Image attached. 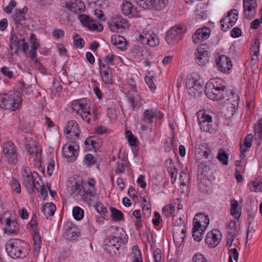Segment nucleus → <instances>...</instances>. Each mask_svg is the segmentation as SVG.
<instances>
[{
  "instance_id": "1",
  "label": "nucleus",
  "mask_w": 262,
  "mask_h": 262,
  "mask_svg": "<svg viewBox=\"0 0 262 262\" xmlns=\"http://www.w3.org/2000/svg\"><path fill=\"white\" fill-rule=\"evenodd\" d=\"M71 107L73 112L79 116L84 121L91 123V120L95 121L96 115L91 114L90 106L84 99L74 100L71 102Z\"/></svg>"
},
{
  "instance_id": "2",
  "label": "nucleus",
  "mask_w": 262,
  "mask_h": 262,
  "mask_svg": "<svg viewBox=\"0 0 262 262\" xmlns=\"http://www.w3.org/2000/svg\"><path fill=\"white\" fill-rule=\"evenodd\" d=\"M27 243L19 239L9 240L6 244V250L8 255L13 258H23L26 256Z\"/></svg>"
},
{
  "instance_id": "3",
  "label": "nucleus",
  "mask_w": 262,
  "mask_h": 262,
  "mask_svg": "<svg viewBox=\"0 0 262 262\" xmlns=\"http://www.w3.org/2000/svg\"><path fill=\"white\" fill-rule=\"evenodd\" d=\"M186 86L190 95L199 96L203 90V82L199 75L196 73L189 74L186 81Z\"/></svg>"
},
{
  "instance_id": "4",
  "label": "nucleus",
  "mask_w": 262,
  "mask_h": 262,
  "mask_svg": "<svg viewBox=\"0 0 262 262\" xmlns=\"http://www.w3.org/2000/svg\"><path fill=\"white\" fill-rule=\"evenodd\" d=\"M163 118V115L158 110L151 108L146 110L143 113V122L141 123L140 129L145 132L152 129L153 119H161Z\"/></svg>"
},
{
  "instance_id": "5",
  "label": "nucleus",
  "mask_w": 262,
  "mask_h": 262,
  "mask_svg": "<svg viewBox=\"0 0 262 262\" xmlns=\"http://www.w3.org/2000/svg\"><path fill=\"white\" fill-rule=\"evenodd\" d=\"M185 232L184 221L182 217H179L175 221L173 228V239L177 247H180L183 243Z\"/></svg>"
},
{
  "instance_id": "6",
  "label": "nucleus",
  "mask_w": 262,
  "mask_h": 262,
  "mask_svg": "<svg viewBox=\"0 0 262 262\" xmlns=\"http://www.w3.org/2000/svg\"><path fill=\"white\" fill-rule=\"evenodd\" d=\"M205 93L207 97L213 101H219L224 99H226L229 103H231L232 105L235 106L238 103L239 96L238 95H232V96L235 99L233 102L231 100V98H227L226 94L228 93L227 91H222L215 89H211L209 90L206 89Z\"/></svg>"
},
{
  "instance_id": "7",
  "label": "nucleus",
  "mask_w": 262,
  "mask_h": 262,
  "mask_svg": "<svg viewBox=\"0 0 262 262\" xmlns=\"http://www.w3.org/2000/svg\"><path fill=\"white\" fill-rule=\"evenodd\" d=\"M21 173L24 186L27 189L29 193H32L36 187L35 181L36 177L38 176V173H33L29 167L25 166L22 169Z\"/></svg>"
},
{
  "instance_id": "8",
  "label": "nucleus",
  "mask_w": 262,
  "mask_h": 262,
  "mask_svg": "<svg viewBox=\"0 0 262 262\" xmlns=\"http://www.w3.org/2000/svg\"><path fill=\"white\" fill-rule=\"evenodd\" d=\"M121 239L115 236H109L105 240L104 251L112 257L119 255Z\"/></svg>"
},
{
  "instance_id": "9",
  "label": "nucleus",
  "mask_w": 262,
  "mask_h": 262,
  "mask_svg": "<svg viewBox=\"0 0 262 262\" xmlns=\"http://www.w3.org/2000/svg\"><path fill=\"white\" fill-rule=\"evenodd\" d=\"M198 122L202 131L212 133L214 129L213 127L212 119L209 112L200 111L197 113Z\"/></svg>"
},
{
  "instance_id": "10",
  "label": "nucleus",
  "mask_w": 262,
  "mask_h": 262,
  "mask_svg": "<svg viewBox=\"0 0 262 262\" xmlns=\"http://www.w3.org/2000/svg\"><path fill=\"white\" fill-rule=\"evenodd\" d=\"M185 28L183 25H176L167 32L165 36L166 42L169 45H173L181 39Z\"/></svg>"
},
{
  "instance_id": "11",
  "label": "nucleus",
  "mask_w": 262,
  "mask_h": 262,
  "mask_svg": "<svg viewBox=\"0 0 262 262\" xmlns=\"http://www.w3.org/2000/svg\"><path fill=\"white\" fill-rule=\"evenodd\" d=\"M4 233L8 235H16L19 231V225L14 218H4L1 220Z\"/></svg>"
},
{
  "instance_id": "12",
  "label": "nucleus",
  "mask_w": 262,
  "mask_h": 262,
  "mask_svg": "<svg viewBox=\"0 0 262 262\" xmlns=\"http://www.w3.org/2000/svg\"><path fill=\"white\" fill-rule=\"evenodd\" d=\"M194 56L195 61L199 65L204 66L208 63L209 52L207 45L204 43L200 45L195 51Z\"/></svg>"
},
{
  "instance_id": "13",
  "label": "nucleus",
  "mask_w": 262,
  "mask_h": 262,
  "mask_svg": "<svg viewBox=\"0 0 262 262\" xmlns=\"http://www.w3.org/2000/svg\"><path fill=\"white\" fill-rule=\"evenodd\" d=\"M238 11L237 9H232L228 13L227 15L221 20V29L225 31L232 27L238 19Z\"/></svg>"
},
{
  "instance_id": "14",
  "label": "nucleus",
  "mask_w": 262,
  "mask_h": 262,
  "mask_svg": "<svg viewBox=\"0 0 262 262\" xmlns=\"http://www.w3.org/2000/svg\"><path fill=\"white\" fill-rule=\"evenodd\" d=\"M139 37L142 44L148 45L152 47H156L159 43L158 37L151 30L143 31Z\"/></svg>"
},
{
  "instance_id": "15",
  "label": "nucleus",
  "mask_w": 262,
  "mask_h": 262,
  "mask_svg": "<svg viewBox=\"0 0 262 262\" xmlns=\"http://www.w3.org/2000/svg\"><path fill=\"white\" fill-rule=\"evenodd\" d=\"M216 64L218 70L224 73H228L232 68L230 58L225 55L217 57Z\"/></svg>"
},
{
  "instance_id": "16",
  "label": "nucleus",
  "mask_w": 262,
  "mask_h": 262,
  "mask_svg": "<svg viewBox=\"0 0 262 262\" xmlns=\"http://www.w3.org/2000/svg\"><path fill=\"white\" fill-rule=\"evenodd\" d=\"M78 145L65 144L62 149V155L70 162H74L77 159L78 155Z\"/></svg>"
},
{
  "instance_id": "17",
  "label": "nucleus",
  "mask_w": 262,
  "mask_h": 262,
  "mask_svg": "<svg viewBox=\"0 0 262 262\" xmlns=\"http://www.w3.org/2000/svg\"><path fill=\"white\" fill-rule=\"evenodd\" d=\"M108 26L112 32H118L120 29H125L128 27L127 21L119 16L113 17L111 21L108 23Z\"/></svg>"
},
{
  "instance_id": "18",
  "label": "nucleus",
  "mask_w": 262,
  "mask_h": 262,
  "mask_svg": "<svg viewBox=\"0 0 262 262\" xmlns=\"http://www.w3.org/2000/svg\"><path fill=\"white\" fill-rule=\"evenodd\" d=\"M243 6L245 18L251 19L254 17L257 7L256 0H243Z\"/></svg>"
},
{
  "instance_id": "19",
  "label": "nucleus",
  "mask_w": 262,
  "mask_h": 262,
  "mask_svg": "<svg viewBox=\"0 0 262 262\" xmlns=\"http://www.w3.org/2000/svg\"><path fill=\"white\" fill-rule=\"evenodd\" d=\"M221 239V232L219 230L214 229L207 234L205 242L209 247L214 248L219 244Z\"/></svg>"
},
{
  "instance_id": "20",
  "label": "nucleus",
  "mask_w": 262,
  "mask_h": 262,
  "mask_svg": "<svg viewBox=\"0 0 262 262\" xmlns=\"http://www.w3.org/2000/svg\"><path fill=\"white\" fill-rule=\"evenodd\" d=\"M210 29L206 27L197 29L192 36V40L195 44L207 39L210 36Z\"/></svg>"
},
{
  "instance_id": "21",
  "label": "nucleus",
  "mask_w": 262,
  "mask_h": 262,
  "mask_svg": "<svg viewBox=\"0 0 262 262\" xmlns=\"http://www.w3.org/2000/svg\"><path fill=\"white\" fill-rule=\"evenodd\" d=\"M96 194L95 188H85L80 200L86 202L90 206H93L98 200Z\"/></svg>"
},
{
  "instance_id": "22",
  "label": "nucleus",
  "mask_w": 262,
  "mask_h": 262,
  "mask_svg": "<svg viewBox=\"0 0 262 262\" xmlns=\"http://www.w3.org/2000/svg\"><path fill=\"white\" fill-rule=\"evenodd\" d=\"M66 7L74 13H81L85 10V4L81 0H67Z\"/></svg>"
},
{
  "instance_id": "23",
  "label": "nucleus",
  "mask_w": 262,
  "mask_h": 262,
  "mask_svg": "<svg viewBox=\"0 0 262 262\" xmlns=\"http://www.w3.org/2000/svg\"><path fill=\"white\" fill-rule=\"evenodd\" d=\"M19 103L17 100L14 98L12 95H4V100L1 104V108L5 109H11L15 111L18 107Z\"/></svg>"
},
{
  "instance_id": "24",
  "label": "nucleus",
  "mask_w": 262,
  "mask_h": 262,
  "mask_svg": "<svg viewBox=\"0 0 262 262\" xmlns=\"http://www.w3.org/2000/svg\"><path fill=\"white\" fill-rule=\"evenodd\" d=\"M206 89L227 91L225 82L219 78L210 79L206 84Z\"/></svg>"
},
{
  "instance_id": "25",
  "label": "nucleus",
  "mask_w": 262,
  "mask_h": 262,
  "mask_svg": "<svg viewBox=\"0 0 262 262\" xmlns=\"http://www.w3.org/2000/svg\"><path fill=\"white\" fill-rule=\"evenodd\" d=\"M210 223L209 216L203 213H198L194 217L193 225L199 228L206 229Z\"/></svg>"
},
{
  "instance_id": "26",
  "label": "nucleus",
  "mask_w": 262,
  "mask_h": 262,
  "mask_svg": "<svg viewBox=\"0 0 262 262\" xmlns=\"http://www.w3.org/2000/svg\"><path fill=\"white\" fill-rule=\"evenodd\" d=\"M65 132L67 135H69L74 139L79 138L80 130L78 124L75 120H71L68 122Z\"/></svg>"
},
{
  "instance_id": "27",
  "label": "nucleus",
  "mask_w": 262,
  "mask_h": 262,
  "mask_svg": "<svg viewBox=\"0 0 262 262\" xmlns=\"http://www.w3.org/2000/svg\"><path fill=\"white\" fill-rule=\"evenodd\" d=\"M99 69L103 82L106 84L111 83L112 82V75L110 72L111 70L107 64L100 61Z\"/></svg>"
},
{
  "instance_id": "28",
  "label": "nucleus",
  "mask_w": 262,
  "mask_h": 262,
  "mask_svg": "<svg viewBox=\"0 0 262 262\" xmlns=\"http://www.w3.org/2000/svg\"><path fill=\"white\" fill-rule=\"evenodd\" d=\"M28 8L24 6L22 9L16 10L15 13L13 15V20L16 26L18 27L19 25H23V22L25 20V14L27 11Z\"/></svg>"
},
{
  "instance_id": "29",
  "label": "nucleus",
  "mask_w": 262,
  "mask_h": 262,
  "mask_svg": "<svg viewBox=\"0 0 262 262\" xmlns=\"http://www.w3.org/2000/svg\"><path fill=\"white\" fill-rule=\"evenodd\" d=\"M260 35H259V36ZM259 36L255 38L251 41V47L250 48V54L251 56L252 60H257L258 56H259V49H260V39Z\"/></svg>"
},
{
  "instance_id": "30",
  "label": "nucleus",
  "mask_w": 262,
  "mask_h": 262,
  "mask_svg": "<svg viewBox=\"0 0 262 262\" xmlns=\"http://www.w3.org/2000/svg\"><path fill=\"white\" fill-rule=\"evenodd\" d=\"M166 165L167 171L171 178V183H174L176 180L178 174V169L174 166V161L171 158H168L166 160Z\"/></svg>"
},
{
  "instance_id": "31",
  "label": "nucleus",
  "mask_w": 262,
  "mask_h": 262,
  "mask_svg": "<svg viewBox=\"0 0 262 262\" xmlns=\"http://www.w3.org/2000/svg\"><path fill=\"white\" fill-rule=\"evenodd\" d=\"M253 138V137L252 135H248L244 139V144L243 145H241V153L239 155V157L241 159H243L245 157V152H247L248 148H250L251 147Z\"/></svg>"
},
{
  "instance_id": "32",
  "label": "nucleus",
  "mask_w": 262,
  "mask_h": 262,
  "mask_svg": "<svg viewBox=\"0 0 262 262\" xmlns=\"http://www.w3.org/2000/svg\"><path fill=\"white\" fill-rule=\"evenodd\" d=\"M111 42L113 45L122 50L126 49V41L122 36L114 35L112 36Z\"/></svg>"
},
{
  "instance_id": "33",
  "label": "nucleus",
  "mask_w": 262,
  "mask_h": 262,
  "mask_svg": "<svg viewBox=\"0 0 262 262\" xmlns=\"http://www.w3.org/2000/svg\"><path fill=\"white\" fill-rule=\"evenodd\" d=\"M64 236L67 239L75 240L80 236V232L75 226L68 227L66 229Z\"/></svg>"
},
{
  "instance_id": "34",
  "label": "nucleus",
  "mask_w": 262,
  "mask_h": 262,
  "mask_svg": "<svg viewBox=\"0 0 262 262\" xmlns=\"http://www.w3.org/2000/svg\"><path fill=\"white\" fill-rule=\"evenodd\" d=\"M21 42L18 39L17 35L13 34L10 38V48L12 55L14 54H17L19 47H21Z\"/></svg>"
},
{
  "instance_id": "35",
  "label": "nucleus",
  "mask_w": 262,
  "mask_h": 262,
  "mask_svg": "<svg viewBox=\"0 0 262 262\" xmlns=\"http://www.w3.org/2000/svg\"><path fill=\"white\" fill-rule=\"evenodd\" d=\"M26 142H25V145L28 152L30 155H35V157H37V156L39 154V149L37 147L36 142L32 139H29L28 141H27V139H26Z\"/></svg>"
},
{
  "instance_id": "36",
  "label": "nucleus",
  "mask_w": 262,
  "mask_h": 262,
  "mask_svg": "<svg viewBox=\"0 0 262 262\" xmlns=\"http://www.w3.org/2000/svg\"><path fill=\"white\" fill-rule=\"evenodd\" d=\"M86 186V185L85 187H83L81 184L76 182L71 187V195L73 197L76 198L77 200H80L82 194L83 193Z\"/></svg>"
},
{
  "instance_id": "37",
  "label": "nucleus",
  "mask_w": 262,
  "mask_h": 262,
  "mask_svg": "<svg viewBox=\"0 0 262 262\" xmlns=\"http://www.w3.org/2000/svg\"><path fill=\"white\" fill-rule=\"evenodd\" d=\"M127 97L128 102L132 105L134 110L140 106L141 104V98L137 92L127 94Z\"/></svg>"
},
{
  "instance_id": "38",
  "label": "nucleus",
  "mask_w": 262,
  "mask_h": 262,
  "mask_svg": "<svg viewBox=\"0 0 262 262\" xmlns=\"http://www.w3.org/2000/svg\"><path fill=\"white\" fill-rule=\"evenodd\" d=\"M248 186L251 191L261 192L262 190V178L258 177L256 180L251 181L248 183Z\"/></svg>"
},
{
  "instance_id": "39",
  "label": "nucleus",
  "mask_w": 262,
  "mask_h": 262,
  "mask_svg": "<svg viewBox=\"0 0 262 262\" xmlns=\"http://www.w3.org/2000/svg\"><path fill=\"white\" fill-rule=\"evenodd\" d=\"M121 7L122 13L124 15L133 16L135 14L136 9L133 7L131 3L124 1L122 3Z\"/></svg>"
},
{
  "instance_id": "40",
  "label": "nucleus",
  "mask_w": 262,
  "mask_h": 262,
  "mask_svg": "<svg viewBox=\"0 0 262 262\" xmlns=\"http://www.w3.org/2000/svg\"><path fill=\"white\" fill-rule=\"evenodd\" d=\"M231 214L234 216L238 221L242 214V209L238 207V201L235 200L231 201Z\"/></svg>"
},
{
  "instance_id": "41",
  "label": "nucleus",
  "mask_w": 262,
  "mask_h": 262,
  "mask_svg": "<svg viewBox=\"0 0 262 262\" xmlns=\"http://www.w3.org/2000/svg\"><path fill=\"white\" fill-rule=\"evenodd\" d=\"M56 208L55 205L52 203H47L42 206L41 211L47 217L48 216H51L54 214Z\"/></svg>"
},
{
  "instance_id": "42",
  "label": "nucleus",
  "mask_w": 262,
  "mask_h": 262,
  "mask_svg": "<svg viewBox=\"0 0 262 262\" xmlns=\"http://www.w3.org/2000/svg\"><path fill=\"white\" fill-rule=\"evenodd\" d=\"M205 230L206 229H203L201 227L199 228V227L193 225L192 231V236L194 240L196 242H200L203 238V235Z\"/></svg>"
},
{
  "instance_id": "43",
  "label": "nucleus",
  "mask_w": 262,
  "mask_h": 262,
  "mask_svg": "<svg viewBox=\"0 0 262 262\" xmlns=\"http://www.w3.org/2000/svg\"><path fill=\"white\" fill-rule=\"evenodd\" d=\"M124 93L130 94L137 92L136 91V84L133 78L129 79L127 83L124 88Z\"/></svg>"
},
{
  "instance_id": "44",
  "label": "nucleus",
  "mask_w": 262,
  "mask_h": 262,
  "mask_svg": "<svg viewBox=\"0 0 262 262\" xmlns=\"http://www.w3.org/2000/svg\"><path fill=\"white\" fill-rule=\"evenodd\" d=\"M254 130L255 138L259 140V142L258 143V145H259L262 138V121L261 119L258 120L257 123L255 125Z\"/></svg>"
},
{
  "instance_id": "45",
  "label": "nucleus",
  "mask_w": 262,
  "mask_h": 262,
  "mask_svg": "<svg viewBox=\"0 0 262 262\" xmlns=\"http://www.w3.org/2000/svg\"><path fill=\"white\" fill-rule=\"evenodd\" d=\"M93 206L95 210L104 217L107 216V209L98 200Z\"/></svg>"
},
{
  "instance_id": "46",
  "label": "nucleus",
  "mask_w": 262,
  "mask_h": 262,
  "mask_svg": "<svg viewBox=\"0 0 262 262\" xmlns=\"http://www.w3.org/2000/svg\"><path fill=\"white\" fill-rule=\"evenodd\" d=\"M4 152L5 156L13 154L16 152L15 145L10 141L7 142L4 145Z\"/></svg>"
},
{
  "instance_id": "47",
  "label": "nucleus",
  "mask_w": 262,
  "mask_h": 262,
  "mask_svg": "<svg viewBox=\"0 0 262 262\" xmlns=\"http://www.w3.org/2000/svg\"><path fill=\"white\" fill-rule=\"evenodd\" d=\"M111 217L114 221H120L123 220V215L122 213L114 207H111L110 208Z\"/></svg>"
},
{
  "instance_id": "48",
  "label": "nucleus",
  "mask_w": 262,
  "mask_h": 262,
  "mask_svg": "<svg viewBox=\"0 0 262 262\" xmlns=\"http://www.w3.org/2000/svg\"><path fill=\"white\" fill-rule=\"evenodd\" d=\"M73 216L77 221H80L84 216V211L80 207H74L72 210Z\"/></svg>"
},
{
  "instance_id": "49",
  "label": "nucleus",
  "mask_w": 262,
  "mask_h": 262,
  "mask_svg": "<svg viewBox=\"0 0 262 262\" xmlns=\"http://www.w3.org/2000/svg\"><path fill=\"white\" fill-rule=\"evenodd\" d=\"M155 0H140L138 2V5L140 7L146 9L154 8Z\"/></svg>"
},
{
  "instance_id": "50",
  "label": "nucleus",
  "mask_w": 262,
  "mask_h": 262,
  "mask_svg": "<svg viewBox=\"0 0 262 262\" xmlns=\"http://www.w3.org/2000/svg\"><path fill=\"white\" fill-rule=\"evenodd\" d=\"M228 156L226 151L222 149H220L218 152L217 159L224 165H227L228 164Z\"/></svg>"
},
{
  "instance_id": "51",
  "label": "nucleus",
  "mask_w": 262,
  "mask_h": 262,
  "mask_svg": "<svg viewBox=\"0 0 262 262\" xmlns=\"http://www.w3.org/2000/svg\"><path fill=\"white\" fill-rule=\"evenodd\" d=\"M86 28H88L91 31H97L98 32L102 31L103 29L102 25L97 24L92 19L88 23Z\"/></svg>"
},
{
  "instance_id": "52",
  "label": "nucleus",
  "mask_w": 262,
  "mask_h": 262,
  "mask_svg": "<svg viewBox=\"0 0 262 262\" xmlns=\"http://www.w3.org/2000/svg\"><path fill=\"white\" fill-rule=\"evenodd\" d=\"M154 76L150 75V73H148V75H146L145 77V81L150 89V91L154 92L156 89V86L154 82Z\"/></svg>"
},
{
  "instance_id": "53",
  "label": "nucleus",
  "mask_w": 262,
  "mask_h": 262,
  "mask_svg": "<svg viewBox=\"0 0 262 262\" xmlns=\"http://www.w3.org/2000/svg\"><path fill=\"white\" fill-rule=\"evenodd\" d=\"M126 161L121 159L117 162V165L115 172L117 174H121L124 172L125 169Z\"/></svg>"
},
{
  "instance_id": "54",
  "label": "nucleus",
  "mask_w": 262,
  "mask_h": 262,
  "mask_svg": "<svg viewBox=\"0 0 262 262\" xmlns=\"http://www.w3.org/2000/svg\"><path fill=\"white\" fill-rule=\"evenodd\" d=\"M129 145L131 146H137V138L134 136L131 131L127 130L125 132Z\"/></svg>"
},
{
  "instance_id": "55",
  "label": "nucleus",
  "mask_w": 262,
  "mask_h": 262,
  "mask_svg": "<svg viewBox=\"0 0 262 262\" xmlns=\"http://www.w3.org/2000/svg\"><path fill=\"white\" fill-rule=\"evenodd\" d=\"M132 56L136 59H140L142 57V50L139 46H134L131 51Z\"/></svg>"
},
{
  "instance_id": "56",
  "label": "nucleus",
  "mask_w": 262,
  "mask_h": 262,
  "mask_svg": "<svg viewBox=\"0 0 262 262\" xmlns=\"http://www.w3.org/2000/svg\"><path fill=\"white\" fill-rule=\"evenodd\" d=\"M74 44L77 48H82L84 46V40L80 37L79 34H76L73 36Z\"/></svg>"
},
{
  "instance_id": "57",
  "label": "nucleus",
  "mask_w": 262,
  "mask_h": 262,
  "mask_svg": "<svg viewBox=\"0 0 262 262\" xmlns=\"http://www.w3.org/2000/svg\"><path fill=\"white\" fill-rule=\"evenodd\" d=\"M169 3V0H158V2L155 1L154 8L157 10L160 11L164 9Z\"/></svg>"
},
{
  "instance_id": "58",
  "label": "nucleus",
  "mask_w": 262,
  "mask_h": 262,
  "mask_svg": "<svg viewBox=\"0 0 262 262\" xmlns=\"http://www.w3.org/2000/svg\"><path fill=\"white\" fill-rule=\"evenodd\" d=\"M95 159L92 154H88L85 155L84 157V164L88 166L94 165L95 163Z\"/></svg>"
},
{
  "instance_id": "59",
  "label": "nucleus",
  "mask_w": 262,
  "mask_h": 262,
  "mask_svg": "<svg viewBox=\"0 0 262 262\" xmlns=\"http://www.w3.org/2000/svg\"><path fill=\"white\" fill-rule=\"evenodd\" d=\"M192 260V262H209L206 256L201 253L194 254Z\"/></svg>"
},
{
  "instance_id": "60",
  "label": "nucleus",
  "mask_w": 262,
  "mask_h": 262,
  "mask_svg": "<svg viewBox=\"0 0 262 262\" xmlns=\"http://www.w3.org/2000/svg\"><path fill=\"white\" fill-rule=\"evenodd\" d=\"M30 42L31 45V49L37 50L39 47V44L37 41V38L35 34L31 33L30 37Z\"/></svg>"
},
{
  "instance_id": "61",
  "label": "nucleus",
  "mask_w": 262,
  "mask_h": 262,
  "mask_svg": "<svg viewBox=\"0 0 262 262\" xmlns=\"http://www.w3.org/2000/svg\"><path fill=\"white\" fill-rule=\"evenodd\" d=\"M229 260L234 259L236 262L238 261L239 254L235 248L229 250Z\"/></svg>"
},
{
  "instance_id": "62",
  "label": "nucleus",
  "mask_w": 262,
  "mask_h": 262,
  "mask_svg": "<svg viewBox=\"0 0 262 262\" xmlns=\"http://www.w3.org/2000/svg\"><path fill=\"white\" fill-rule=\"evenodd\" d=\"M228 234H231L232 235H236V222L233 220H231L229 222L228 224Z\"/></svg>"
},
{
  "instance_id": "63",
  "label": "nucleus",
  "mask_w": 262,
  "mask_h": 262,
  "mask_svg": "<svg viewBox=\"0 0 262 262\" xmlns=\"http://www.w3.org/2000/svg\"><path fill=\"white\" fill-rule=\"evenodd\" d=\"M11 187L13 190L16 191L17 193L19 194L20 193V185L18 180L13 178L11 183Z\"/></svg>"
},
{
  "instance_id": "64",
  "label": "nucleus",
  "mask_w": 262,
  "mask_h": 262,
  "mask_svg": "<svg viewBox=\"0 0 262 262\" xmlns=\"http://www.w3.org/2000/svg\"><path fill=\"white\" fill-rule=\"evenodd\" d=\"M92 18L88 15L83 14L79 16V20L82 26L86 27L88 23L91 20Z\"/></svg>"
}]
</instances>
